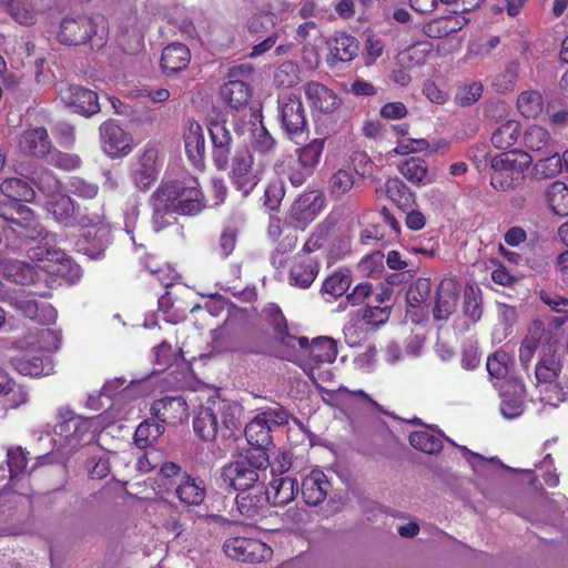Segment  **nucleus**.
Returning a JSON list of instances; mask_svg holds the SVG:
<instances>
[{"label":"nucleus","instance_id":"1","mask_svg":"<svg viewBox=\"0 0 568 568\" xmlns=\"http://www.w3.org/2000/svg\"><path fill=\"white\" fill-rule=\"evenodd\" d=\"M258 316L260 321L267 323L274 331L273 341L262 352L296 364L315 385L333 379L331 364L337 356L333 338L321 336L310 343L306 337L290 334L281 308L273 303L265 305Z\"/></svg>","mask_w":568,"mask_h":568},{"label":"nucleus","instance_id":"2","mask_svg":"<svg viewBox=\"0 0 568 568\" xmlns=\"http://www.w3.org/2000/svg\"><path fill=\"white\" fill-rule=\"evenodd\" d=\"M151 223L160 232L175 221L174 213L196 215L205 207L204 195L195 179L162 182L150 197Z\"/></svg>","mask_w":568,"mask_h":568},{"label":"nucleus","instance_id":"3","mask_svg":"<svg viewBox=\"0 0 568 568\" xmlns=\"http://www.w3.org/2000/svg\"><path fill=\"white\" fill-rule=\"evenodd\" d=\"M287 412L280 407H267L251 419V469L265 471L271 467L268 447L272 446L271 432L287 422ZM253 471L251 470V474ZM260 476L251 475V490L260 491L262 486L256 484Z\"/></svg>","mask_w":568,"mask_h":568},{"label":"nucleus","instance_id":"4","mask_svg":"<svg viewBox=\"0 0 568 568\" xmlns=\"http://www.w3.org/2000/svg\"><path fill=\"white\" fill-rule=\"evenodd\" d=\"M532 158L525 151H510L491 160L490 184L497 191H510L525 180V173Z\"/></svg>","mask_w":568,"mask_h":568},{"label":"nucleus","instance_id":"5","mask_svg":"<svg viewBox=\"0 0 568 568\" xmlns=\"http://www.w3.org/2000/svg\"><path fill=\"white\" fill-rule=\"evenodd\" d=\"M248 339V313L234 307L224 323L212 331V343L219 351L235 352L242 349Z\"/></svg>","mask_w":568,"mask_h":568},{"label":"nucleus","instance_id":"6","mask_svg":"<svg viewBox=\"0 0 568 568\" xmlns=\"http://www.w3.org/2000/svg\"><path fill=\"white\" fill-rule=\"evenodd\" d=\"M0 217L14 225L12 231L20 237L42 241L48 235L34 211L22 202L0 201Z\"/></svg>","mask_w":568,"mask_h":568},{"label":"nucleus","instance_id":"7","mask_svg":"<svg viewBox=\"0 0 568 568\" xmlns=\"http://www.w3.org/2000/svg\"><path fill=\"white\" fill-rule=\"evenodd\" d=\"M248 449L242 448L233 456V460L222 469V478L226 485L239 494L235 497L236 508L240 514L248 513L246 490L248 489Z\"/></svg>","mask_w":568,"mask_h":568},{"label":"nucleus","instance_id":"8","mask_svg":"<svg viewBox=\"0 0 568 568\" xmlns=\"http://www.w3.org/2000/svg\"><path fill=\"white\" fill-rule=\"evenodd\" d=\"M324 143L323 139H314L305 146L296 149L297 160L286 171L292 185L301 186L313 174L320 163Z\"/></svg>","mask_w":568,"mask_h":568},{"label":"nucleus","instance_id":"9","mask_svg":"<svg viewBox=\"0 0 568 568\" xmlns=\"http://www.w3.org/2000/svg\"><path fill=\"white\" fill-rule=\"evenodd\" d=\"M229 81L224 83L220 93L223 101L233 110H244L248 104V68L240 64L229 70Z\"/></svg>","mask_w":568,"mask_h":568},{"label":"nucleus","instance_id":"10","mask_svg":"<svg viewBox=\"0 0 568 568\" xmlns=\"http://www.w3.org/2000/svg\"><path fill=\"white\" fill-rule=\"evenodd\" d=\"M60 422L55 426V433L62 436L71 446H78L90 442L91 418L77 415L72 409L62 407L59 409Z\"/></svg>","mask_w":568,"mask_h":568},{"label":"nucleus","instance_id":"11","mask_svg":"<svg viewBox=\"0 0 568 568\" xmlns=\"http://www.w3.org/2000/svg\"><path fill=\"white\" fill-rule=\"evenodd\" d=\"M278 110L282 128L290 136L306 129V112L300 95L292 92L281 94Z\"/></svg>","mask_w":568,"mask_h":568},{"label":"nucleus","instance_id":"12","mask_svg":"<svg viewBox=\"0 0 568 568\" xmlns=\"http://www.w3.org/2000/svg\"><path fill=\"white\" fill-rule=\"evenodd\" d=\"M61 101L75 113L90 118L100 111L98 93L78 84H67L60 88Z\"/></svg>","mask_w":568,"mask_h":568},{"label":"nucleus","instance_id":"13","mask_svg":"<svg viewBox=\"0 0 568 568\" xmlns=\"http://www.w3.org/2000/svg\"><path fill=\"white\" fill-rule=\"evenodd\" d=\"M97 26L92 17H67L61 21L58 40L69 45L83 44L97 33Z\"/></svg>","mask_w":568,"mask_h":568},{"label":"nucleus","instance_id":"14","mask_svg":"<svg viewBox=\"0 0 568 568\" xmlns=\"http://www.w3.org/2000/svg\"><path fill=\"white\" fill-rule=\"evenodd\" d=\"M151 415L162 425L178 426L189 418V407L182 396H165L151 405Z\"/></svg>","mask_w":568,"mask_h":568},{"label":"nucleus","instance_id":"15","mask_svg":"<svg viewBox=\"0 0 568 568\" xmlns=\"http://www.w3.org/2000/svg\"><path fill=\"white\" fill-rule=\"evenodd\" d=\"M321 263L317 256L296 254L288 267V283L298 288H308L317 277Z\"/></svg>","mask_w":568,"mask_h":568},{"label":"nucleus","instance_id":"16","mask_svg":"<svg viewBox=\"0 0 568 568\" xmlns=\"http://www.w3.org/2000/svg\"><path fill=\"white\" fill-rule=\"evenodd\" d=\"M100 139L104 152L111 158L128 154L132 149L130 135L113 120L100 125Z\"/></svg>","mask_w":568,"mask_h":568},{"label":"nucleus","instance_id":"17","mask_svg":"<svg viewBox=\"0 0 568 568\" xmlns=\"http://www.w3.org/2000/svg\"><path fill=\"white\" fill-rule=\"evenodd\" d=\"M219 406L215 398H209L204 405H201L193 418L194 433L205 442L216 438L221 428L217 418Z\"/></svg>","mask_w":568,"mask_h":568},{"label":"nucleus","instance_id":"18","mask_svg":"<svg viewBox=\"0 0 568 568\" xmlns=\"http://www.w3.org/2000/svg\"><path fill=\"white\" fill-rule=\"evenodd\" d=\"M10 305L24 317L41 325H51L57 320V310L48 303L38 304L27 296H14Z\"/></svg>","mask_w":568,"mask_h":568},{"label":"nucleus","instance_id":"19","mask_svg":"<svg viewBox=\"0 0 568 568\" xmlns=\"http://www.w3.org/2000/svg\"><path fill=\"white\" fill-rule=\"evenodd\" d=\"M459 298L458 284L453 278H444L437 290L433 315L436 321H447L456 311Z\"/></svg>","mask_w":568,"mask_h":568},{"label":"nucleus","instance_id":"20","mask_svg":"<svg viewBox=\"0 0 568 568\" xmlns=\"http://www.w3.org/2000/svg\"><path fill=\"white\" fill-rule=\"evenodd\" d=\"M19 148L27 155L45 160L52 143L47 129L38 126L23 131L19 139Z\"/></svg>","mask_w":568,"mask_h":568},{"label":"nucleus","instance_id":"21","mask_svg":"<svg viewBox=\"0 0 568 568\" xmlns=\"http://www.w3.org/2000/svg\"><path fill=\"white\" fill-rule=\"evenodd\" d=\"M304 92L311 106L321 113L331 114L339 108V98L322 83L308 82Z\"/></svg>","mask_w":568,"mask_h":568},{"label":"nucleus","instance_id":"22","mask_svg":"<svg viewBox=\"0 0 568 568\" xmlns=\"http://www.w3.org/2000/svg\"><path fill=\"white\" fill-rule=\"evenodd\" d=\"M111 242V227L103 223L88 231L78 243L80 250L92 260L104 256L105 250Z\"/></svg>","mask_w":568,"mask_h":568},{"label":"nucleus","instance_id":"23","mask_svg":"<svg viewBox=\"0 0 568 568\" xmlns=\"http://www.w3.org/2000/svg\"><path fill=\"white\" fill-rule=\"evenodd\" d=\"M216 405L219 406L217 414L222 416L223 426L220 427L222 437L237 440L239 435L236 432H240L242 426L241 418L244 414L243 405L237 402L219 398L216 399Z\"/></svg>","mask_w":568,"mask_h":568},{"label":"nucleus","instance_id":"24","mask_svg":"<svg viewBox=\"0 0 568 568\" xmlns=\"http://www.w3.org/2000/svg\"><path fill=\"white\" fill-rule=\"evenodd\" d=\"M185 152L191 163L200 171L205 169V135L197 122H191L184 134Z\"/></svg>","mask_w":568,"mask_h":568},{"label":"nucleus","instance_id":"25","mask_svg":"<svg viewBox=\"0 0 568 568\" xmlns=\"http://www.w3.org/2000/svg\"><path fill=\"white\" fill-rule=\"evenodd\" d=\"M158 150L150 148L146 149L139 158L136 168L133 171L132 178L134 184L141 190L146 191L155 182L158 178L156 169Z\"/></svg>","mask_w":568,"mask_h":568},{"label":"nucleus","instance_id":"26","mask_svg":"<svg viewBox=\"0 0 568 568\" xmlns=\"http://www.w3.org/2000/svg\"><path fill=\"white\" fill-rule=\"evenodd\" d=\"M331 484L326 475L320 470H312L302 481V495L306 504L316 506L327 496Z\"/></svg>","mask_w":568,"mask_h":568},{"label":"nucleus","instance_id":"27","mask_svg":"<svg viewBox=\"0 0 568 568\" xmlns=\"http://www.w3.org/2000/svg\"><path fill=\"white\" fill-rule=\"evenodd\" d=\"M209 132L213 145V161L219 170H225L231 151V134L229 130L219 122L212 123L209 126Z\"/></svg>","mask_w":568,"mask_h":568},{"label":"nucleus","instance_id":"28","mask_svg":"<svg viewBox=\"0 0 568 568\" xmlns=\"http://www.w3.org/2000/svg\"><path fill=\"white\" fill-rule=\"evenodd\" d=\"M358 53L357 40L345 32H336L329 42L328 62L335 65L337 62H349Z\"/></svg>","mask_w":568,"mask_h":568},{"label":"nucleus","instance_id":"29","mask_svg":"<svg viewBox=\"0 0 568 568\" xmlns=\"http://www.w3.org/2000/svg\"><path fill=\"white\" fill-rule=\"evenodd\" d=\"M0 274L12 283L29 285L34 282L38 274L30 263L17 258H3L0 261Z\"/></svg>","mask_w":568,"mask_h":568},{"label":"nucleus","instance_id":"30","mask_svg":"<svg viewBox=\"0 0 568 568\" xmlns=\"http://www.w3.org/2000/svg\"><path fill=\"white\" fill-rule=\"evenodd\" d=\"M190 61V49L181 42H174L163 49L161 55V68L164 73L174 74L186 69Z\"/></svg>","mask_w":568,"mask_h":568},{"label":"nucleus","instance_id":"31","mask_svg":"<svg viewBox=\"0 0 568 568\" xmlns=\"http://www.w3.org/2000/svg\"><path fill=\"white\" fill-rule=\"evenodd\" d=\"M11 367L21 375L38 377L49 375L53 364L49 357L38 355H19L10 359Z\"/></svg>","mask_w":568,"mask_h":568},{"label":"nucleus","instance_id":"32","mask_svg":"<svg viewBox=\"0 0 568 568\" xmlns=\"http://www.w3.org/2000/svg\"><path fill=\"white\" fill-rule=\"evenodd\" d=\"M297 483L293 478L278 477L270 481L265 491V501L273 506H284L294 499Z\"/></svg>","mask_w":568,"mask_h":568},{"label":"nucleus","instance_id":"33","mask_svg":"<svg viewBox=\"0 0 568 568\" xmlns=\"http://www.w3.org/2000/svg\"><path fill=\"white\" fill-rule=\"evenodd\" d=\"M468 23V19L460 13H453L429 21L424 31L429 38H444L462 30Z\"/></svg>","mask_w":568,"mask_h":568},{"label":"nucleus","instance_id":"34","mask_svg":"<svg viewBox=\"0 0 568 568\" xmlns=\"http://www.w3.org/2000/svg\"><path fill=\"white\" fill-rule=\"evenodd\" d=\"M75 202L67 194L54 195L48 202V211L65 227H74Z\"/></svg>","mask_w":568,"mask_h":568},{"label":"nucleus","instance_id":"35","mask_svg":"<svg viewBox=\"0 0 568 568\" xmlns=\"http://www.w3.org/2000/svg\"><path fill=\"white\" fill-rule=\"evenodd\" d=\"M399 172L413 184H430L434 181L428 171L427 162L419 156L405 160L399 166Z\"/></svg>","mask_w":568,"mask_h":568},{"label":"nucleus","instance_id":"36","mask_svg":"<svg viewBox=\"0 0 568 568\" xmlns=\"http://www.w3.org/2000/svg\"><path fill=\"white\" fill-rule=\"evenodd\" d=\"M0 192L6 196L4 201L32 202L36 197L32 186L20 178L3 180L0 184Z\"/></svg>","mask_w":568,"mask_h":568},{"label":"nucleus","instance_id":"37","mask_svg":"<svg viewBox=\"0 0 568 568\" xmlns=\"http://www.w3.org/2000/svg\"><path fill=\"white\" fill-rule=\"evenodd\" d=\"M521 125L517 120L500 123L491 134V143L497 149H508L519 139Z\"/></svg>","mask_w":568,"mask_h":568},{"label":"nucleus","instance_id":"38","mask_svg":"<svg viewBox=\"0 0 568 568\" xmlns=\"http://www.w3.org/2000/svg\"><path fill=\"white\" fill-rule=\"evenodd\" d=\"M524 412V386L516 383L510 394L506 389L501 392L500 413L505 418L519 417Z\"/></svg>","mask_w":568,"mask_h":568},{"label":"nucleus","instance_id":"39","mask_svg":"<svg viewBox=\"0 0 568 568\" xmlns=\"http://www.w3.org/2000/svg\"><path fill=\"white\" fill-rule=\"evenodd\" d=\"M546 201L555 214L568 215V186L565 183L552 182L547 189Z\"/></svg>","mask_w":568,"mask_h":568},{"label":"nucleus","instance_id":"40","mask_svg":"<svg viewBox=\"0 0 568 568\" xmlns=\"http://www.w3.org/2000/svg\"><path fill=\"white\" fill-rule=\"evenodd\" d=\"M175 493L179 499L185 505H200L205 497L204 488L199 486L195 479L186 474H183Z\"/></svg>","mask_w":568,"mask_h":568},{"label":"nucleus","instance_id":"41","mask_svg":"<svg viewBox=\"0 0 568 568\" xmlns=\"http://www.w3.org/2000/svg\"><path fill=\"white\" fill-rule=\"evenodd\" d=\"M409 443L423 453L436 454L443 448V435H435L427 429L416 430L409 435Z\"/></svg>","mask_w":568,"mask_h":568},{"label":"nucleus","instance_id":"42","mask_svg":"<svg viewBox=\"0 0 568 568\" xmlns=\"http://www.w3.org/2000/svg\"><path fill=\"white\" fill-rule=\"evenodd\" d=\"M545 335L542 324L535 322L519 348V361L524 368H527L534 357L536 349L538 348L541 337Z\"/></svg>","mask_w":568,"mask_h":568},{"label":"nucleus","instance_id":"43","mask_svg":"<svg viewBox=\"0 0 568 568\" xmlns=\"http://www.w3.org/2000/svg\"><path fill=\"white\" fill-rule=\"evenodd\" d=\"M517 109L526 119H536L544 110L542 95L538 91L521 92L517 99Z\"/></svg>","mask_w":568,"mask_h":568},{"label":"nucleus","instance_id":"44","mask_svg":"<svg viewBox=\"0 0 568 568\" xmlns=\"http://www.w3.org/2000/svg\"><path fill=\"white\" fill-rule=\"evenodd\" d=\"M525 145L536 152L551 153V138L549 132L539 125L532 124L528 126L524 134Z\"/></svg>","mask_w":568,"mask_h":568},{"label":"nucleus","instance_id":"45","mask_svg":"<svg viewBox=\"0 0 568 568\" xmlns=\"http://www.w3.org/2000/svg\"><path fill=\"white\" fill-rule=\"evenodd\" d=\"M354 183L355 175L352 169H338L328 181V192L335 199H339L353 189Z\"/></svg>","mask_w":568,"mask_h":568},{"label":"nucleus","instance_id":"46","mask_svg":"<svg viewBox=\"0 0 568 568\" xmlns=\"http://www.w3.org/2000/svg\"><path fill=\"white\" fill-rule=\"evenodd\" d=\"M387 197L399 209H407L414 202V195L409 189L398 179H389L385 184Z\"/></svg>","mask_w":568,"mask_h":568},{"label":"nucleus","instance_id":"47","mask_svg":"<svg viewBox=\"0 0 568 568\" xmlns=\"http://www.w3.org/2000/svg\"><path fill=\"white\" fill-rule=\"evenodd\" d=\"M248 155L246 152H237L232 162L231 180L243 195L248 194Z\"/></svg>","mask_w":568,"mask_h":568},{"label":"nucleus","instance_id":"48","mask_svg":"<svg viewBox=\"0 0 568 568\" xmlns=\"http://www.w3.org/2000/svg\"><path fill=\"white\" fill-rule=\"evenodd\" d=\"M164 433V426L160 422L143 420L134 433V442L140 448L152 445Z\"/></svg>","mask_w":568,"mask_h":568},{"label":"nucleus","instance_id":"49","mask_svg":"<svg viewBox=\"0 0 568 568\" xmlns=\"http://www.w3.org/2000/svg\"><path fill=\"white\" fill-rule=\"evenodd\" d=\"M251 146H253L256 152L263 155L274 152L275 140L267 132L261 120L257 123L251 121Z\"/></svg>","mask_w":568,"mask_h":568},{"label":"nucleus","instance_id":"50","mask_svg":"<svg viewBox=\"0 0 568 568\" xmlns=\"http://www.w3.org/2000/svg\"><path fill=\"white\" fill-rule=\"evenodd\" d=\"M10 16L20 24L32 26L36 23V12L27 3V0H0Z\"/></svg>","mask_w":568,"mask_h":568},{"label":"nucleus","instance_id":"51","mask_svg":"<svg viewBox=\"0 0 568 568\" xmlns=\"http://www.w3.org/2000/svg\"><path fill=\"white\" fill-rule=\"evenodd\" d=\"M539 398L544 406L557 407L567 399L566 388L558 382L537 384Z\"/></svg>","mask_w":568,"mask_h":568},{"label":"nucleus","instance_id":"52","mask_svg":"<svg viewBox=\"0 0 568 568\" xmlns=\"http://www.w3.org/2000/svg\"><path fill=\"white\" fill-rule=\"evenodd\" d=\"M45 162L59 170L73 171L82 165L81 158L75 153H67L55 148H51Z\"/></svg>","mask_w":568,"mask_h":568},{"label":"nucleus","instance_id":"53","mask_svg":"<svg viewBox=\"0 0 568 568\" xmlns=\"http://www.w3.org/2000/svg\"><path fill=\"white\" fill-rule=\"evenodd\" d=\"M351 283L352 280L348 271H336L323 282L322 292L333 297H338L348 290Z\"/></svg>","mask_w":568,"mask_h":568},{"label":"nucleus","instance_id":"54","mask_svg":"<svg viewBox=\"0 0 568 568\" xmlns=\"http://www.w3.org/2000/svg\"><path fill=\"white\" fill-rule=\"evenodd\" d=\"M432 293V282L429 278L419 277L408 288L406 294L407 303L417 307L425 303Z\"/></svg>","mask_w":568,"mask_h":568},{"label":"nucleus","instance_id":"55","mask_svg":"<svg viewBox=\"0 0 568 568\" xmlns=\"http://www.w3.org/2000/svg\"><path fill=\"white\" fill-rule=\"evenodd\" d=\"M537 161L534 165V173L539 179H549L559 174L562 170L561 158L557 152Z\"/></svg>","mask_w":568,"mask_h":568},{"label":"nucleus","instance_id":"56","mask_svg":"<svg viewBox=\"0 0 568 568\" xmlns=\"http://www.w3.org/2000/svg\"><path fill=\"white\" fill-rule=\"evenodd\" d=\"M103 223L105 222L102 207L98 210H91L89 206L81 207L80 205H77L74 215V226L93 229Z\"/></svg>","mask_w":568,"mask_h":568},{"label":"nucleus","instance_id":"57","mask_svg":"<svg viewBox=\"0 0 568 568\" xmlns=\"http://www.w3.org/2000/svg\"><path fill=\"white\" fill-rule=\"evenodd\" d=\"M560 372V364L555 357H546L536 365L537 384L555 382Z\"/></svg>","mask_w":568,"mask_h":568},{"label":"nucleus","instance_id":"58","mask_svg":"<svg viewBox=\"0 0 568 568\" xmlns=\"http://www.w3.org/2000/svg\"><path fill=\"white\" fill-rule=\"evenodd\" d=\"M67 187L71 194L87 200L94 199L99 193L98 184L87 181L80 176H72L69 180Z\"/></svg>","mask_w":568,"mask_h":568},{"label":"nucleus","instance_id":"59","mask_svg":"<svg viewBox=\"0 0 568 568\" xmlns=\"http://www.w3.org/2000/svg\"><path fill=\"white\" fill-rule=\"evenodd\" d=\"M510 356L506 352L498 351L487 358V371L491 377L504 378L509 372Z\"/></svg>","mask_w":568,"mask_h":568},{"label":"nucleus","instance_id":"60","mask_svg":"<svg viewBox=\"0 0 568 568\" xmlns=\"http://www.w3.org/2000/svg\"><path fill=\"white\" fill-rule=\"evenodd\" d=\"M27 455L28 453H26L20 446L8 449L7 463L11 479L17 478L26 471L28 465Z\"/></svg>","mask_w":568,"mask_h":568},{"label":"nucleus","instance_id":"61","mask_svg":"<svg viewBox=\"0 0 568 568\" xmlns=\"http://www.w3.org/2000/svg\"><path fill=\"white\" fill-rule=\"evenodd\" d=\"M347 300L353 305L362 304L364 302H366V303L373 302V301H375L376 303H383V301H384L382 294H379V293L373 294L372 284H369L367 282L357 284L354 287L353 292L347 295Z\"/></svg>","mask_w":568,"mask_h":568},{"label":"nucleus","instance_id":"62","mask_svg":"<svg viewBox=\"0 0 568 568\" xmlns=\"http://www.w3.org/2000/svg\"><path fill=\"white\" fill-rule=\"evenodd\" d=\"M57 264L54 272L68 282L74 283L82 275L81 267L63 252V258L53 261Z\"/></svg>","mask_w":568,"mask_h":568},{"label":"nucleus","instance_id":"63","mask_svg":"<svg viewBox=\"0 0 568 568\" xmlns=\"http://www.w3.org/2000/svg\"><path fill=\"white\" fill-rule=\"evenodd\" d=\"M248 540L245 537H233L225 540L223 549L227 557L246 562Z\"/></svg>","mask_w":568,"mask_h":568},{"label":"nucleus","instance_id":"64","mask_svg":"<svg viewBox=\"0 0 568 568\" xmlns=\"http://www.w3.org/2000/svg\"><path fill=\"white\" fill-rule=\"evenodd\" d=\"M483 94V84L480 82H471L462 85L455 97L456 103L462 106H468L477 102Z\"/></svg>","mask_w":568,"mask_h":568}]
</instances>
